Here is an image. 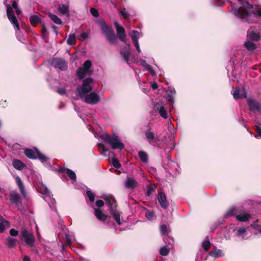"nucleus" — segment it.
I'll return each instance as SVG.
<instances>
[{"label": "nucleus", "instance_id": "1", "mask_svg": "<svg viewBox=\"0 0 261 261\" xmlns=\"http://www.w3.org/2000/svg\"><path fill=\"white\" fill-rule=\"evenodd\" d=\"M230 12L237 18L243 22L253 23L255 16L261 18V6L252 7L250 9L233 8Z\"/></svg>", "mask_w": 261, "mask_h": 261}, {"label": "nucleus", "instance_id": "2", "mask_svg": "<svg viewBox=\"0 0 261 261\" xmlns=\"http://www.w3.org/2000/svg\"><path fill=\"white\" fill-rule=\"evenodd\" d=\"M102 198L109 207L111 214L113 215L116 223L119 225H122L123 221H121L120 220V213L116 208V200L114 196L112 195H105L102 196Z\"/></svg>", "mask_w": 261, "mask_h": 261}, {"label": "nucleus", "instance_id": "3", "mask_svg": "<svg viewBox=\"0 0 261 261\" xmlns=\"http://www.w3.org/2000/svg\"><path fill=\"white\" fill-rule=\"evenodd\" d=\"M101 138L105 142L109 143L113 149L122 150L124 147V145L118 136H111L108 134L106 133L101 135Z\"/></svg>", "mask_w": 261, "mask_h": 261}, {"label": "nucleus", "instance_id": "4", "mask_svg": "<svg viewBox=\"0 0 261 261\" xmlns=\"http://www.w3.org/2000/svg\"><path fill=\"white\" fill-rule=\"evenodd\" d=\"M99 25L103 35L111 43L116 42V37L112 29L110 28L106 23L105 21L101 19L99 22Z\"/></svg>", "mask_w": 261, "mask_h": 261}, {"label": "nucleus", "instance_id": "5", "mask_svg": "<svg viewBox=\"0 0 261 261\" xmlns=\"http://www.w3.org/2000/svg\"><path fill=\"white\" fill-rule=\"evenodd\" d=\"M99 25L103 35L111 43L116 42V37L112 29L110 28L106 23L105 21L101 19L99 22Z\"/></svg>", "mask_w": 261, "mask_h": 261}, {"label": "nucleus", "instance_id": "6", "mask_svg": "<svg viewBox=\"0 0 261 261\" xmlns=\"http://www.w3.org/2000/svg\"><path fill=\"white\" fill-rule=\"evenodd\" d=\"M39 191L43 195V199L48 203L49 206L51 208L55 203V200L53 198L51 192L48 189L47 187L42 182L39 184Z\"/></svg>", "mask_w": 261, "mask_h": 261}, {"label": "nucleus", "instance_id": "7", "mask_svg": "<svg viewBox=\"0 0 261 261\" xmlns=\"http://www.w3.org/2000/svg\"><path fill=\"white\" fill-rule=\"evenodd\" d=\"M93 82V80L91 77L83 80L82 86L77 89V95L82 98L86 94L91 91L92 90L91 84Z\"/></svg>", "mask_w": 261, "mask_h": 261}, {"label": "nucleus", "instance_id": "8", "mask_svg": "<svg viewBox=\"0 0 261 261\" xmlns=\"http://www.w3.org/2000/svg\"><path fill=\"white\" fill-rule=\"evenodd\" d=\"M25 155L31 159H38L42 163L46 164L49 159L41 153L38 150L36 149L35 151L31 149H25L24 150Z\"/></svg>", "mask_w": 261, "mask_h": 261}, {"label": "nucleus", "instance_id": "9", "mask_svg": "<svg viewBox=\"0 0 261 261\" xmlns=\"http://www.w3.org/2000/svg\"><path fill=\"white\" fill-rule=\"evenodd\" d=\"M13 8L17 9V4L15 1H13L12 4V7L10 5H7V14L8 19L11 21L14 27L19 30V24L16 17L15 16Z\"/></svg>", "mask_w": 261, "mask_h": 261}, {"label": "nucleus", "instance_id": "10", "mask_svg": "<svg viewBox=\"0 0 261 261\" xmlns=\"http://www.w3.org/2000/svg\"><path fill=\"white\" fill-rule=\"evenodd\" d=\"M92 63L90 60H86L83 67L79 68L76 70V74L80 79H83L86 75H91L92 73L91 69Z\"/></svg>", "mask_w": 261, "mask_h": 261}, {"label": "nucleus", "instance_id": "11", "mask_svg": "<svg viewBox=\"0 0 261 261\" xmlns=\"http://www.w3.org/2000/svg\"><path fill=\"white\" fill-rule=\"evenodd\" d=\"M10 201L11 204H14L20 211L23 210L22 198L20 195L16 191H13L9 194Z\"/></svg>", "mask_w": 261, "mask_h": 261}, {"label": "nucleus", "instance_id": "12", "mask_svg": "<svg viewBox=\"0 0 261 261\" xmlns=\"http://www.w3.org/2000/svg\"><path fill=\"white\" fill-rule=\"evenodd\" d=\"M249 110L256 114H261V102L253 98H248L247 100Z\"/></svg>", "mask_w": 261, "mask_h": 261}, {"label": "nucleus", "instance_id": "13", "mask_svg": "<svg viewBox=\"0 0 261 261\" xmlns=\"http://www.w3.org/2000/svg\"><path fill=\"white\" fill-rule=\"evenodd\" d=\"M82 98L86 103L92 105H96L100 101L99 96L95 92L85 95Z\"/></svg>", "mask_w": 261, "mask_h": 261}, {"label": "nucleus", "instance_id": "14", "mask_svg": "<svg viewBox=\"0 0 261 261\" xmlns=\"http://www.w3.org/2000/svg\"><path fill=\"white\" fill-rule=\"evenodd\" d=\"M50 64L56 68L61 70H66L67 69V63L66 61L60 58H53L50 61Z\"/></svg>", "mask_w": 261, "mask_h": 261}, {"label": "nucleus", "instance_id": "15", "mask_svg": "<svg viewBox=\"0 0 261 261\" xmlns=\"http://www.w3.org/2000/svg\"><path fill=\"white\" fill-rule=\"evenodd\" d=\"M153 109L155 111L158 112L160 116L164 119L169 118L171 116L170 113L168 112L167 109L162 103L159 102L154 103Z\"/></svg>", "mask_w": 261, "mask_h": 261}, {"label": "nucleus", "instance_id": "16", "mask_svg": "<svg viewBox=\"0 0 261 261\" xmlns=\"http://www.w3.org/2000/svg\"><path fill=\"white\" fill-rule=\"evenodd\" d=\"M22 238L25 243L30 247L34 245L35 238L33 234L29 232L27 229H22L21 231Z\"/></svg>", "mask_w": 261, "mask_h": 261}, {"label": "nucleus", "instance_id": "17", "mask_svg": "<svg viewBox=\"0 0 261 261\" xmlns=\"http://www.w3.org/2000/svg\"><path fill=\"white\" fill-rule=\"evenodd\" d=\"M232 233L239 239H247L251 235L250 229H232Z\"/></svg>", "mask_w": 261, "mask_h": 261}, {"label": "nucleus", "instance_id": "18", "mask_svg": "<svg viewBox=\"0 0 261 261\" xmlns=\"http://www.w3.org/2000/svg\"><path fill=\"white\" fill-rule=\"evenodd\" d=\"M156 198L159 203L163 208L166 209L168 207L169 203L167 200L166 196L164 192H161L159 193Z\"/></svg>", "mask_w": 261, "mask_h": 261}, {"label": "nucleus", "instance_id": "19", "mask_svg": "<svg viewBox=\"0 0 261 261\" xmlns=\"http://www.w3.org/2000/svg\"><path fill=\"white\" fill-rule=\"evenodd\" d=\"M140 34L139 32L136 30H133L132 31V34L130 35V37L132 39L133 43H134L137 50L138 53L141 52V49L140 48L138 39L140 37Z\"/></svg>", "mask_w": 261, "mask_h": 261}, {"label": "nucleus", "instance_id": "20", "mask_svg": "<svg viewBox=\"0 0 261 261\" xmlns=\"http://www.w3.org/2000/svg\"><path fill=\"white\" fill-rule=\"evenodd\" d=\"M140 34L139 32L136 30H133L132 31V34L130 35V37L132 39L133 43H134L137 50L138 53L141 52V49L140 48L138 39L140 37Z\"/></svg>", "mask_w": 261, "mask_h": 261}, {"label": "nucleus", "instance_id": "21", "mask_svg": "<svg viewBox=\"0 0 261 261\" xmlns=\"http://www.w3.org/2000/svg\"><path fill=\"white\" fill-rule=\"evenodd\" d=\"M145 137L148 142L152 145H155V144L159 141V138L155 136L154 133L150 130H147L145 133Z\"/></svg>", "mask_w": 261, "mask_h": 261}, {"label": "nucleus", "instance_id": "22", "mask_svg": "<svg viewBox=\"0 0 261 261\" xmlns=\"http://www.w3.org/2000/svg\"><path fill=\"white\" fill-rule=\"evenodd\" d=\"M232 94L235 99L245 98L247 96V93L244 88H237L234 90Z\"/></svg>", "mask_w": 261, "mask_h": 261}, {"label": "nucleus", "instance_id": "23", "mask_svg": "<svg viewBox=\"0 0 261 261\" xmlns=\"http://www.w3.org/2000/svg\"><path fill=\"white\" fill-rule=\"evenodd\" d=\"M236 218L239 221L247 222L251 218V215L244 211L239 210Z\"/></svg>", "mask_w": 261, "mask_h": 261}, {"label": "nucleus", "instance_id": "24", "mask_svg": "<svg viewBox=\"0 0 261 261\" xmlns=\"http://www.w3.org/2000/svg\"><path fill=\"white\" fill-rule=\"evenodd\" d=\"M118 38L122 41H126V34L124 28L117 22L115 23Z\"/></svg>", "mask_w": 261, "mask_h": 261}, {"label": "nucleus", "instance_id": "25", "mask_svg": "<svg viewBox=\"0 0 261 261\" xmlns=\"http://www.w3.org/2000/svg\"><path fill=\"white\" fill-rule=\"evenodd\" d=\"M15 180L16 184L20 190V193L22 194V196L24 198H27V192L25 190V188L23 185L22 181L21 180L20 177L18 176H16L15 177Z\"/></svg>", "mask_w": 261, "mask_h": 261}, {"label": "nucleus", "instance_id": "26", "mask_svg": "<svg viewBox=\"0 0 261 261\" xmlns=\"http://www.w3.org/2000/svg\"><path fill=\"white\" fill-rule=\"evenodd\" d=\"M58 11L62 15H65L68 17L70 16L69 6L68 4H62L59 5L58 8Z\"/></svg>", "mask_w": 261, "mask_h": 261}, {"label": "nucleus", "instance_id": "27", "mask_svg": "<svg viewBox=\"0 0 261 261\" xmlns=\"http://www.w3.org/2000/svg\"><path fill=\"white\" fill-rule=\"evenodd\" d=\"M137 186V181L133 177H127L125 181V186L127 189H134Z\"/></svg>", "mask_w": 261, "mask_h": 261}, {"label": "nucleus", "instance_id": "28", "mask_svg": "<svg viewBox=\"0 0 261 261\" xmlns=\"http://www.w3.org/2000/svg\"><path fill=\"white\" fill-rule=\"evenodd\" d=\"M94 215L97 219L101 221H105L109 218L108 215L102 213L101 211L99 208H94Z\"/></svg>", "mask_w": 261, "mask_h": 261}, {"label": "nucleus", "instance_id": "29", "mask_svg": "<svg viewBox=\"0 0 261 261\" xmlns=\"http://www.w3.org/2000/svg\"><path fill=\"white\" fill-rule=\"evenodd\" d=\"M208 255L215 258H217L221 256H223L224 254L222 250L215 248L210 251Z\"/></svg>", "mask_w": 261, "mask_h": 261}, {"label": "nucleus", "instance_id": "30", "mask_svg": "<svg viewBox=\"0 0 261 261\" xmlns=\"http://www.w3.org/2000/svg\"><path fill=\"white\" fill-rule=\"evenodd\" d=\"M238 211L239 210L235 206H231L225 212L224 217L228 218L232 216L236 217Z\"/></svg>", "mask_w": 261, "mask_h": 261}, {"label": "nucleus", "instance_id": "31", "mask_svg": "<svg viewBox=\"0 0 261 261\" xmlns=\"http://www.w3.org/2000/svg\"><path fill=\"white\" fill-rule=\"evenodd\" d=\"M247 36L249 39L254 41H258L261 37L259 33L255 32L252 31L248 32Z\"/></svg>", "mask_w": 261, "mask_h": 261}, {"label": "nucleus", "instance_id": "32", "mask_svg": "<svg viewBox=\"0 0 261 261\" xmlns=\"http://www.w3.org/2000/svg\"><path fill=\"white\" fill-rule=\"evenodd\" d=\"M140 62L141 66L145 68L146 70L148 71L152 76H154L156 74L155 72L152 69L150 65L147 64L145 60L143 59H140Z\"/></svg>", "mask_w": 261, "mask_h": 261}, {"label": "nucleus", "instance_id": "33", "mask_svg": "<svg viewBox=\"0 0 261 261\" xmlns=\"http://www.w3.org/2000/svg\"><path fill=\"white\" fill-rule=\"evenodd\" d=\"M17 240L13 238L9 237L6 239V245L8 248H13L15 247L17 244Z\"/></svg>", "mask_w": 261, "mask_h": 261}, {"label": "nucleus", "instance_id": "34", "mask_svg": "<svg viewBox=\"0 0 261 261\" xmlns=\"http://www.w3.org/2000/svg\"><path fill=\"white\" fill-rule=\"evenodd\" d=\"M65 237L68 245H70L71 243L75 241V237L73 232L68 231V233H65Z\"/></svg>", "mask_w": 261, "mask_h": 261}, {"label": "nucleus", "instance_id": "35", "mask_svg": "<svg viewBox=\"0 0 261 261\" xmlns=\"http://www.w3.org/2000/svg\"><path fill=\"white\" fill-rule=\"evenodd\" d=\"M14 168L18 170H21L25 167V164L19 160L15 159L12 162Z\"/></svg>", "mask_w": 261, "mask_h": 261}, {"label": "nucleus", "instance_id": "36", "mask_svg": "<svg viewBox=\"0 0 261 261\" xmlns=\"http://www.w3.org/2000/svg\"><path fill=\"white\" fill-rule=\"evenodd\" d=\"M120 54L125 62L127 63V64H129V58L130 55V51L126 48H123L120 51Z\"/></svg>", "mask_w": 261, "mask_h": 261}, {"label": "nucleus", "instance_id": "37", "mask_svg": "<svg viewBox=\"0 0 261 261\" xmlns=\"http://www.w3.org/2000/svg\"><path fill=\"white\" fill-rule=\"evenodd\" d=\"M241 5H242V6L241 7H240V8H236V7H234V8H237V9H250L251 8H252L253 7V6L252 5H251L250 4H249L247 1H246V0H237ZM233 9V8H232L231 9V10Z\"/></svg>", "mask_w": 261, "mask_h": 261}, {"label": "nucleus", "instance_id": "38", "mask_svg": "<svg viewBox=\"0 0 261 261\" xmlns=\"http://www.w3.org/2000/svg\"><path fill=\"white\" fill-rule=\"evenodd\" d=\"M175 90L174 88L171 89L167 94V99L172 105L174 102V97L175 94Z\"/></svg>", "mask_w": 261, "mask_h": 261}, {"label": "nucleus", "instance_id": "39", "mask_svg": "<svg viewBox=\"0 0 261 261\" xmlns=\"http://www.w3.org/2000/svg\"><path fill=\"white\" fill-rule=\"evenodd\" d=\"M10 226L9 222L5 220L0 214V228H6Z\"/></svg>", "mask_w": 261, "mask_h": 261}, {"label": "nucleus", "instance_id": "40", "mask_svg": "<svg viewBox=\"0 0 261 261\" xmlns=\"http://www.w3.org/2000/svg\"><path fill=\"white\" fill-rule=\"evenodd\" d=\"M48 17L51 20L56 24H61L62 22L61 19L59 18L56 15L53 14L51 13H48Z\"/></svg>", "mask_w": 261, "mask_h": 261}, {"label": "nucleus", "instance_id": "41", "mask_svg": "<svg viewBox=\"0 0 261 261\" xmlns=\"http://www.w3.org/2000/svg\"><path fill=\"white\" fill-rule=\"evenodd\" d=\"M30 21L32 25L35 26L37 23L41 22V18L37 15H32L30 18Z\"/></svg>", "mask_w": 261, "mask_h": 261}, {"label": "nucleus", "instance_id": "42", "mask_svg": "<svg viewBox=\"0 0 261 261\" xmlns=\"http://www.w3.org/2000/svg\"><path fill=\"white\" fill-rule=\"evenodd\" d=\"M244 45L248 51H253L256 48V45L249 41L246 42Z\"/></svg>", "mask_w": 261, "mask_h": 261}, {"label": "nucleus", "instance_id": "43", "mask_svg": "<svg viewBox=\"0 0 261 261\" xmlns=\"http://www.w3.org/2000/svg\"><path fill=\"white\" fill-rule=\"evenodd\" d=\"M138 155L142 162H143V163L147 162L148 158L147 154L145 152L143 151H140L138 152Z\"/></svg>", "mask_w": 261, "mask_h": 261}, {"label": "nucleus", "instance_id": "44", "mask_svg": "<svg viewBox=\"0 0 261 261\" xmlns=\"http://www.w3.org/2000/svg\"><path fill=\"white\" fill-rule=\"evenodd\" d=\"M211 243L209 240L208 236L206 237V240H205L202 243V247L205 251H207L211 246Z\"/></svg>", "mask_w": 261, "mask_h": 261}, {"label": "nucleus", "instance_id": "45", "mask_svg": "<svg viewBox=\"0 0 261 261\" xmlns=\"http://www.w3.org/2000/svg\"><path fill=\"white\" fill-rule=\"evenodd\" d=\"M64 170L66 171V173L68 175V177L73 181L76 180V177L75 173L71 170L69 169H65Z\"/></svg>", "mask_w": 261, "mask_h": 261}, {"label": "nucleus", "instance_id": "46", "mask_svg": "<svg viewBox=\"0 0 261 261\" xmlns=\"http://www.w3.org/2000/svg\"><path fill=\"white\" fill-rule=\"evenodd\" d=\"M75 35L73 34H70L67 40V43L70 45H73L75 43Z\"/></svg>", "mask_w": 261, "mask_h": 261}, {"label": "nucleus", "instance_id": "47", "mask_svg": "<svg viewBox=\"0 0 261 261\" xmlns=\"http://www.w3.org/2000/svg\"><path fill=\"white\" fill-rule=\"evenodd\" d=\"M169 252V249L166 246L162 247L160 249V254L162 256L167 255Z\"/></svg>", "mask_w": 261, "mask_h": 261}, {"label": "nucleus", "instance_id": "48", "mask_svg": "<svg viewBox=\"0 0 261 261\" xmlns=\"http://www.w3.org/2000/svg\"><path fill=\"white\" fill-rule=\"evenodd\" d=\"M155 187L148 185L147 187L146 196H150L152 193L155 191Z\"/></svg>", "mask_w": 261, "mask_h": 261}, {"label": "nucleus", "instance_id": "49", "mask_svg": "<svg viewBox=\"0 0 261 261\" xmlns=\"http://www.w3.org/2000/svg\"><path fill=\"white\" fill-rule=\"evenodd\" d=\"M87 195L89 199V200L93 202L94 201L95 195L90 190L87 191Z\"/></svg>", "mask_w": 261, "mask_h": 261}, {"label": "nucleus", "instance_id": "50", "mask_svg": "<svg viewBox=\"0 0 261 261\" xmlns=\"http://www.w3.org/2000/svg\"><path fill=\"white\" fill-rule=\"evenodd\" d=\"M145 216L148 220H151L153 218L154 213L152 211H147L145 213Z\"/></svg>", "mask_w": 261, "mask_h": 261}, {"label": "nucleus", "instance_id": "51", "mask_svg": "<svg viewBox=\"0 0 261 261\" xmlns=\"http://www.w3.org/2000/svg\"><path fill=\"white\" fill-rule=\"evenodd\" d=\"M255 129L256 133L255 137L256 138H261V128L258 125H256L255 126Z\"/></svg>", "mask_w": 261, "mask_h": 261}, {"label": "nucleus", "instance_id": "52", "mask_svg": "<svg viewBox=\"0 0 261 261\" xmlns=\"http://www.w3.org/2000/svg\"><path fill=\"white\" fill-rule=\"evenodd\" d=\"M16 29H17L16 28ZM17 31L16 32V36H17V39H18V40L21 42H24V38L23 36V35L20 33V32H19V29L18 30H17Z\"/></svg>", "mask_w": 261, "mask_h": 261}, {"label": "nucleus", "instance_id": "53", "mask_svg": "<svg viewBox=\"0 0 261 261\" xmlns=\"http://www.w3.org/2000/svg\"><path fill=\"white\" fill-rule=\"evenodd\" d=\"M90 13L94 17H98L99 16V13L97 9L94 8H90Z\"/></svg>", "mask_w": 261, "mask_h": 261}, {"label": "nucleus", "instance_id": "54", "mask_svg": "<svg viewBox=\"0 0 261 261\" xmlns=\"http://www.w3.org/2000/svg\"><path fill=\"white\" fill-rule=\"evenodd\" d=\"M119 14L123 16V18L125 19H128L129 18V14L125 10L121 11Z\"/></svg>", "mask_w": 261, "mask_h": 261}, {"label": "nucleus", "instance_id": "55", "mask_svg": "<svg viewBox=\"0 0 261 261\" xmlns=\"http://www.w3.org/2000/svg\"><path fill=\"white\" fill-rule=\"evenodd\" d=\"M112 164L116 168H119L120 167V164L119 162V161L115 159H113L112 160Z\"/></svg>", "mask_w": 261, "mask_h": 261}, {"label": "nucleus", "instance_id": "56", "mask_svg": "<svg viewBox=\"0 0 261 261\" xmlns=\"http://www.w3.org/2000/svg\"><path fill=\"white\" fill-rule=\"evenodd\" d=\"M95 204L98 207H101L103 206L104 202L101 200H98L96 201Z\"/></svg>", "mask_w": 261, "mask_h": 261}, {"label": "nucleus", "instance_id": "57", "mask_svg": "<svg viewBox=\"0 0 261 261\" xmlns=\"http://www.w3.org/2000/svg\"><path fill=\"white\" fill-rule=\"evenodd\" d=\"M10 234L12 236H16L18 234V231L16 229H10Z\"/></svg>", "mask_w": 261, "mask_h": 261}, {"label": "nucleus", "instance_id": "58", "mask_svg": "<svg viewBox=\"0 0 261 261\" xmlns=\"http://www.w3.org/2000/svg\"><path fill=\"white\" fill-rule=\"evenodd\" d=\"M215 1L217 2V5L218 6H222L225 4L226 0H215Z\"/></svg>", "mask_w": 261, "mask_h": 261}, {"label": "nucleus", "instance_id": "59", "mask_svg": "<svg viewBox=\"0 0 261 261\" xmlns=\"http://www.w3.org/2000/svg\"><path fill=\"white\" fill-rule=\"evenodd\" d=\"M170 229H161V234L162 236H166L168 234Z\"/></svg>", "mask_w": 261, "mask_h": 261}, {"label": "nucleus", "instance_id": "60", "mask_svg": "<svg viewBox=\"0 0 261 261\" xmlns=\"http://www.w3.org/2000/svg\"><path fill=\"white\" fill-rule=\"evenodd\" d=\"M58 93L61 95H63L66 93V89L64 88H61L58 89L57 91Z\"/></svg>", "mask_w": 261, "mask_h": 261}, {"label": "nucleus", "instance_id": "61", "mask_svg": "<svg viewBox=\"0 0 261 261\" xmlns=\"http://www.w3.org/2000/svg\"><path fill=\"white\" fill-rule=\"evenodd\" d=\"M80 37L83 40H85L88 38V34L85 32H82L80 34Z\"/></svg>", "mask_w": 261, "mask_h": 261}, {"label": "nucleus", "instance_id": "62", "mask_svg": "<svg viewBox=\"0 0 261 261\" xmlns=\"http://www.w3.org/2000/svg\"><path fill=\"white\" fill-rule=\"evenodd\" d=\"M151 86L153 89H155L158 88V85L156 82H151L150 83Z\"/></svg>", "mask_w": 261, "mask_h": 261}, {"label": "nucleus", "instance_id": "63", "mask_svg": "<svg viewBox=\"0 0 261 261\" xmlns=\"http://www.w3.org/2000/svg\"><path fill=\"white\" fill-rule=\"evenodd\" d=\"M168 227H169V225H168V224H164V223H163L162 224H161V226H160V228H164V229H165V228H168Z\"/></svg>", "mask_w": 261, "mask_h": 261}, {"label": "nucleus", "instance_id": "64", "mask_svg": "<svg viewBox=\"0 0 261 261\" xmlns=\"http://www.w3.org/2000/svg\"><path fill=\"white\" fill-rule=\"evenodd\" d=\"M254 234L257 236H261V229H255Z\"/></svg>", "mask_w": 261, "mask_h": 261}]
</instances>
